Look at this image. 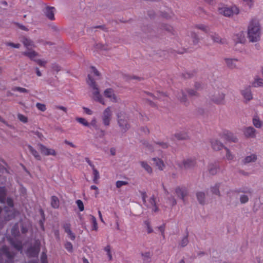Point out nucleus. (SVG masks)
<instances>
[{
  "label": "nucleus",
  "instance_id": "obj_1",
  "mask_svg": "<svg viewBox=\"0 0 263 263\" xmlns=\"http://www.w3.org/2000/svg\"><path fill=\"white\" fill-rule=\"evenodd\" d=\"M247 34L249 41L256 42L260 40L261 34L260 20L257 17L251 18L247 27Z\"/></svg>",
  "mask_w": 263,
  "mask_h": 263
},
{
  "label": "nucleus",
  "instance_id": "obj_2",
  "mask_svg": "<svg viewBox=\"0 0 263 263\" xmlns=\"http://www.w3.org/2000/svg\"><path fill=\"white\" fill-rule=\"evenodd\" d=\"M87 83L91 89V98L92 100L103 105H105L106 102L104 98L100 93V90L98 86L93 79L90 75L88 76Z\"/></svg>",
  "mask_w": 263,
  "mask_h": 263
},
{
  "label": "nucleus",
  "instance_id": "obj_3",
  "mask_svg": "<svg viewBox=\"0 0 263 263\" xmlns=\"http://www.w3.org/2000/svg\"><path fill=\"white\" fill-rule=\"evenodd\" d=\"M217 11L221 15L230 17L234 15L238 14L240 12V10L236 5L228 6L222 3H220L217 7Z\"/></svg>",
  "mask_w": 263,
  "mask_h": 263
},
{
  "label": "nucleus",
  "instance_id": "obj_4",
  "mask_svg": "<svg viewBox=\"0 0 263 263\" xmlns=\"http://www.w3.org/2000/svg\"><path fill=\"white\" fill-rule=\"evenodd\" d=\"M22 54L30 61L35 62L40 66L45 67L46 66L47 62L46 60L39 59L38 58L40 56L39 52L33 48L25 50L22 52Z\"/></svg>",
  "mask_w": 263,
  "mask_h": 263
},
{
  "label": "nucleus",
  "instance_id": "obj_5",
  "mask_svg": "<svg viewBox=\"0 0 263 263\" xmlns=\"http://www.w3.org/2000/svg\"><path fill=\"white\" fill-rule=\"evenodd\" d=\"M127 114L126 111L121 107L118 109L116 112V117L117 118V122L121 130L123 132H126L130 128V124H129L127 120L126 119Z\"/></svg>",
  "mask_w": 263,
  "mask_h": 263
},
{
  "label": "nucleus",
  "instance_id": "obj_6",
  "mask_svg": "<svg viewBox=\"0 0 263 263\" xmlns=\"http://www.w3.org/2000/svg\"><path fill=\"white\" fill-rule=\"evenodd\" d=\"M112 116L113 112L110 106H108L103 110L101 114V118L102 124L104 126L108 127L110 126Z\"/></svg>",
  "mask_w": 263,
  "mask_h": 263
},
{
  "label": "nucleus",
  "instance_id": "obj_7",
  "mask_svg": "<svg viewBox=\"0 0 263 263\" xmlns=\"http://www.w3.org/2000/svg\"><path fill=\"white\" fill-rule=\"evenodd\" d=\"M37 145L41 153L45 156L56 157L58 155L57 152L53 148H48L41 143H39Z\"/></svg>",
  "mask_w": 263,
  "mask_h": 263
},
{
  "label": "nucleus",
  "instance_id": "obj_8",
  "mask_svg": "<svg viewBox=\"0 0 263 263\" xmlns=\"http://www.w3.org/2000/svg\"><path fill=\"white\" fill-rule=\"evenodd\" d=\"M225 93L221 90H216L212 96V101L216 104H222L224 101Z\"/></svg>",
  "mask_w": 263,
  "mask_h": 263
},
{
  "label": "nucleus",
  "instance_id": "obj_9",
  "mask_svg": "<svg viewBox=\"0 0 263 263\" xmlns=\"http://www.w3.org/2000/svg\"><path fill=\"white\" fill-rule=\"evenodd\" d=\"M103 95L114 103H117L119 99L112 88H107L103 91Z\"/></svg>",
  "mask_w": 263,
  "mask_h": 263
},
{
  "label": "nucleus",
  "instance_id": "obj_10",
  "mask_svg": "<svg viewBox=\"0 0 263 263\" xmlns=\"http://www.w3.org/2000/svg\"><path fill=\"white\" fill-rule=\"evenodd\" d=\"M55 9L54 7L46 6L43 9L45 16L49 20L53 21L55 19L54 12Z\"/></svg>",
  "mask_w": 263,
  "mask_h": 263
},
{
  "label": "nucleus",
  "instance_id": "obj_11",
  "mask_svg": "<svg viewBox=\"0 0 263 263\" xmlns=\"http://www.w3.org/2000/svg\"><path fill=\"white\" fill-rule=\"evenodd\" d=\"M21 41L24 47L26 49V50L28 49H32L36 47L34 41L27 36H23L21 37Z\"/></svg>",
  "mask_w": 263,
  "mask_h": 263
},
{
  "label": "nucleus",
  "instance_id": "obj_12",
  "mask_svg": "<svg viewBox=\"0 0 263 263\" xmlns=\"http://www.w3.org/2000/svg\"><path fill=\"white\" fill-rule=\"evenodd\" d=\"M243 134L247 138H254L256 135V130L251 126L247 127L243 129Z\"/></svg>",
  "mask_w": 263,
  "mask_h": 263
},
{
  "label": "nucleus",
  "instance_id": "obj_13",
  "mask_svg": "<svg viewBox=\"0 0 263 263\" xmlns=\"http://www.w3.org/2000/svg\"><path fill=\"white\" fill-rule=\"evenodd\" d=\"M238 60L236 58H226L224 62L230 68L233 69L237 67V63Z\"/></svg>",
  "mask_w": 263,
  "mask_h": 263
},
{
  "label": "nucleus",
  "instance_id": "obj_14",
  "mask_svg": "<svg viewBox=\"0 0 263 263\" xmlns=\"http://www.w3.org/2000/svg\"><path fill=\"white\" fill-rule=\"evenodd\" d=\"M196 196L198 202L201 204H204L206 202V195L203 191H198L196 193Z\"/></svg>",
  "mask_w": 263,
  "mask_h": 263
},
{
  "label": "nucleus",
  "instance_id": "obj_15",
  "mask_svg": "<svg viewBox=\"0 0 263 263\" xmlns=\"http://www.w3.org/2000/svg\"><path fill=\"white\" fill-rule=\"evenodd\" d=\"M141 256L144 263H150L152 261L153 254L151 252H142Z\"/></svg>",
  "mask_w": 263,
  "mask_h": 263
},
{
  "label": "nucleus",
  "instance_id": "obj_16",
  "mask_svg": "<svg viewBox=\"0 0 263 263\" xmlns=\"http://www.w3.org/2000/svg\"><path fill=\"white\" fill-rule=\"evenodd\" d=\"M212 148L215 151H219L223 147V144L217 139H212L211 141Z\"/></svg>",
  "mask_w": 263,
  "mask_h": 263
},
{
  "label": "nucleus",
  "instance_id": "obj_17",
  "mask_svg": "<svg viewBox=\"0 0 263 263\" xmlns=\"http://www.w3.org/2000/svg\"><path fill=\"white\" fill-rule=\"evenodd\" d=\"M40 246L38 242H36L34 247L30 248L28 251V255L30 256H35L37 255L40 251Z\"/></svg>",
  "mask_w": 263,
  "mask_h": 263
},
{
  "label": "nucleus",
  "instance_id": "obj_18",
  "mask_svg": "<svg viewBox=\"0 0 263 263\" xmlns=\"http://www.w3.org/2000/svg\"><path fill=\"white\" fill-rule=\"evenodd\" d=\"M234 40L236 43H243L245 41V34L243 31H239L233 36Z\"/></svg>",
  "mask_w": 263,
  "mask_h": 263
},
{
  "label": "nucleus",
  "instance_id": "obj_19",
  "mask_svg": "<svg viewBox=\"0 0 263 263\" xmlns=\"http://www.w3.org/2000/svg\"><path fill=\"white\" fill-rule=\"evenodd\" d=\"M96 49L101 51H108L110 50L108 44L106 43H97L95 45Z\"/></svg>",
  "mask_w": 263,
  "mask_h": 263
},
{
  "label": "nucleus",
  "instance_id": "obj_20",
  "mask_svg": "<svg viewBox=\"0 0 263 263\" xmlns=\"http://www.w3.org/2000/svg\"><path fill=\"white\" fill-rule=\"evenodd\" d=\"M241 94L244 99L248 101L252 99V95L250 88H246L241 90Z\"/></svg>",
  "mask_w": 263,
  "mask_h": 263
},
{
  "label": "nucleus",
  "instance_id": "obj_21",
  "mask_svg": "<svg viewBox=\"0 0 263 263\" xmlns=\"http://www.w3.org/2000/svg\"><path fill=\"white\" fill-rule=\"evenodd\" d=\"M156 197L153 195L149 199V204L147 205L148 207L152 208L154 212L158 211V208L156 206Z\"/></svg>",
  "mask_w": 263,
  "mask_h": 263
},
{
  "label": "nucleus",
  "instance_id": "obj_22",
  "mask_svg": "<svg viewBox=\"0 0 263 263\" xmlns=\"http://www.w3.org/2000/svg\"><path fill=\"white\" fill-rule=\"evenodd\" d=\"M211 38L214 42L219 44H224L225 41L222 39L219 35L215 33H211L210 34Z\"/></svg>",
  "mask_w": 263,
  "mask_h": 263
},
{
  "label": "nucleus",
  "instance_id": "obj_23",
  "mask_svg": "<svg viewBox=\"0 0 263 263\" xmlns=\"http://www.w3.org/2000/svg\"><path fill=\"white\" fill-rule=\"evenodd\" d=\"M187 36L191 37L194 45L197 44L199 42V38L198 34L194 31H190L187 33Z\"/></svg>",
  "mask_w": 263,
  "mask_h": 263
},
{
  "label": "nucleus",
  "instance_id": "obj_24",
  "mask_svg": "<svg viewBox=\"0 0 263 263\" xmlns=\"http://www.w3.org/2000/svg\"><path fill=\"white\" fill-rule=\"evenodd\" d=\"M64 229L65 232L68 234L70 238L72 240H74L75 239L76 236L70 230V226L69 224L66 223L64 225Z\"/></svg>",
  "mask_w": 263,
  "mask_h": 263
},
{
  "label": "nucleus",
  "instance_id": "obj_25",
  "mask_svg": "<svg viewBox=\"0 0 263 263\" xmlns=\"http://www.w3.org/2000/svg\"><path fill=\"white\" fill-rule=\"evenodd\" d=\"M252 85L254 87H263V79L259 77H256L252 83Z\"/></svg>",
  "mask_w": 263,
  "mask_h": 263
},
{
  "label": "nucleus",
  "instance_id": "obj_26",
  "mask_svg": "<svg viewBox=\"0 0 263 263\" xmlns=\"http://www.w3.org/2000/svg\"><path fill=\"white\" fill-rule=\"evenodd\" d=\"M253 124L257 128H260L263 126V121L257 116H255L253 119Z\"/></svg>",
  "mask_w": 263,
  "mask_h": 263
},
{
  "label": "nucleus",
  "instance_id": "obj_27",
  "mask_svg": "<svg viewBox=\"0 0 263 263\" xmlns=\"http://www.w3.org/2000/svg\"><path fill=\"white\" fill-rule=\"evenodd\" d=\"M257 160V156L255 154H250L246 156L243 161L245 163L254 162Z\"/></svg>",
  "mask_w": 263,
  "mask_h": 263
},
{
  "label": "nucleus",
  "instance_id": "obj_28",
  "mask_svg": "<svg viewBox=\"0 0 263 263\" xmlns=\"http://www.w3.org/2000/svg\"><path fill=\"white\" fill-rule=\"evenodd\" d=\"M51 205L53 208L58 209L60 206V201L59 198L55 196H52L51 199Z\"/></svg>",
  "mask_w": 263,
  "mask_h": 263
},
{
  "label": "nucleus",
  "instance_id": "obj_29",
  "mask_svg": "<svg viewBox=\"0 0 263 263\" xmlns=\"http://www.w3.org/2000/svg\"><path fill=\"white\" fill-rule=\"evenodd\" d=\"M153 161L156 162V165L158 167L160 170H163L164 167H165V164L163 161L157 158H153Z\"/></svg>",
  "mask_w": 263,
  "mask_h": 263
},
{
  "label": "nucleus",
  "instance_id": "obj_30",
  "mask_svg": "<svg viewBox=\"0 0 263 263\" xmlns=\"http://www.w3.org/2000/svg\"><path fill=\"white\" fill-rule=\"evenodd\" d=\"M28 149L30 153L33 155L36 159L37 160H41V156L39 154V153L36 151L32 146L31 145H28Z\"/></svg>",
  "mask_w": 263,
  "mask_h": 263
},
{
  "label": "nucleus",
  "instance_id": "obj_31",
  "mask_svg": "<svg viewBox=\"0 0 263 263\" xmlns=\"http://www.w3.org/2000/svg\"><path fill=\"white\" fill-rule=\"evenodd\" d=\"M140 164L142 167L145 169V170L148 173L152 174L153 173V169L151 166L148 164L146 162L141 161Z\"/></svg>",
  "mask_w": 263,
  "mask_h": 263
},
{
  "label": "nucleus",
  "instance_id": "obj_32",
  "mask_svg": "<svg viewBox=\"0 0 263 263\" xmlns=\"http://www.w3.org/2000/svg\"><path fill=\"white\" fill-rule=\"evenodd\" d=\"M17 118L20 122L23 123H27L28 122V117L22 114H17Z\"/></svg>",
  "mask_w": 263,
  "mask_h": 263
},
{
  "label": "nucleus",
  "instance_id": "obj_33",
  "mask_svg": "<svg viewBox=\"0 0 263 263\" xmlns=\"http://www.w3.org/2000/svg\"><path fill=\"white\" fill-rule=\"evenodd\" d=\"M6 195V194L5 188L0 187V202L3 203L5 202Z\"/></svg>",
  "mask_w": 263,
  "mask_h": 263
},
{
  "label": "nucleus",
  "instance_id": "obj_34",
  "mask_svg": "<svg viewBox=\"0 0 263 263\" xmlns=\"http://www.w3.org/2000/svg\"><path fill=\"white\" fill-rule=\"evenodd\" d=\"M76 120L80 124L83 125L85 126L89 127V123L84 118L81 117H77Z\"/></svg>",
  "mask_w": 263,
  "mask_h": 263
},
{
  "label": "nucleus",
  "instance_id": "obj_35",
  "mask_svg": "<svg viewBox=\"0 0 263 263\" xmlns=\"http://www.w3.org/2000/svg\"><path fill=\"white\" fill-rule=\"evenodd\" d=\"M5 44L8 47L16 49H19L21 46V44L18 43H15L11 42H7Z\"/></svg>",
  "mask_w": 263,
  "mask_h": 263
},
{
  "label": "nucleus",
  "instance_id": "obj_36",
  "mask_svg": "<svg viewBox=\"0 0 263 263\" xmlns=\"http://www.w3.org/2000/svg\"><path fill=\"white\" fill-rule=\"evenodd\" d=\"M195 162L192 159H187L183 162L184 166L185 168H189L194 165Z\"/></svg>",
  "mask_w": 263,
  "mask_h": 263
},
{
  "label": "nucleus",
  "instance_id": "obj_37",
  "mask_svg": "<svg viewBox=\"0 0 263 263\" xmlns=\"http://www.w3.org/2000/svg\"><path fill=\"white\" fill-rule=\"evenodd\" d=\"M92 170H93V173L94 175V177H93V180L95 183H97L98 180L100 177L98 171L95 168L94 165H92Z\"/></svg>",
  "mask_w": 263,
  "mask_h": 263
},
{
  "label": "nucleus",
  "instance_id": "obj_38",
  "mask_svg": "<svg viewBox=\"0 0 263 263\" xmlns=\"http://www.w3.org/2000/svg\"><path fill=\"white\" fill-rule=\"evenodd\" d=\"M195 27L197 29H200L205 32H208L210 30L209 27L204 24L196 25Z\"/></svg>",
  "mask_w": 263,
  "mask_h": 263
},
{
  "label": "nucleus",
  "instance_id": "obj_39",
  "mask_svg": "<svg viewBox=\"0 0 263 263\" xmlns=\"http://www.w3.org/2000/svg\"><path fill=\"white\" fill-rule=\"evenodd\" d=\"M188 236H189V232L187 231H186L184 232L183 238L182 239V246H186L188 242Z\"/></svg>",
  "mask_w": 263,
  "mask_h": 263
},
{
  "label": "nucleus",
  "instance_id": "obj_40",
  "mask_svg": "<svg viewBox=\"0 0 263 263\" xmlns=\"http://www.w3.org/2000/svg\"><path fill=\"white\" fill-rule=\"evenodd\" d=\"M226 151V158L229 160H231L234 158V155L232 152L227 148H224Z\"/></svg>",
  "mask_w": 263,
  "mask_h": 263
},
{
  "label": "nucleus",
  "instance_id": "obj_41",
  "mask_svg": "<svg viewBox=\"0 0 263 263\" xmlns=\"http://www.w3.org/2000/svg\"><path fill=\"white\" fill-rule=\"evenodd\" d=\"M239 200L241 203L245 204L249 201V197L247 195L242 194L240 195Z\"/></svg>",
  "mask_w": 263,
  "mask_h": 263
},
{
  "label": "nucleus",
  "instance_id": "obj_42",
  "mask_svg": "<svg viewBox=\"0 0 263 263\" xmlns=\"http://www.w3.org/2000/svg\"><path fill=\"white\" fill-rule=\"evenodd\" d=\"M13 91H16L22 93H28L29 90L25 88L21 87H15L13 89Z\"/></svg>",
  "mask_w": 263,
  "mask_h": 263
},
{
  "label": "nucleus",
  "instance_id": "obj_43",
  "mask_svg": "<svg viewBox=\"0 0 263 263\" xmlns=\"http://www.w3.org/2000/svg\"><path fill=\"white\" fill-rule=\"evenodd\" d=\"M36 107L39 110L42 111H45L46 110V106L44 104L37 103L36 104Z\"/></svg>",
  "mask_w": 263,
  "mask_h": 263
},
{
  "label": "nucleus",
  "instance_id": "obj_44",
  "mask_svg": "<svg viewBox=\"0 0 263 263\" xmlns=\"http://www.w3.org/2000/svg\"><path fill=\"white\" fill-rule=\"evenodd\" d=\"M89 125H91L93 127L95 128V129H99V126L97 123V120L96 119L93 118L89 123Z\"/></svg>",
  "mask_w": 263,
  "mask_h": 263
},
{
  "label": "nucleus",
  "instance_id": "obj_45",
  "mask_svg": "<svg viewBox=\"0 0 263 263\" xmlns=\"http://www.w3.org/2000/svg\"><path fill=\"white\" fill-rule=\"evenodd\" d=\"M51 68L54 71H55L57 73L60 71L61 70V66L59 64L56 63L52 64Z\"/></svg>",
  "mask_w": 263,
  "mask_h": 263
},
{
  "label": "nucleus",
  "instance_id": "obj_46",
  "mask_svg": "<svg viewBox=\"0 0 263 263\" xmlns=\"http://www.w3.org/2000/svg\"><path fill=\"white\" fill-rule=\"evenodd\" d=\"M98 130V132L96 134V137L97 138H102L105 135V131L103 130L102 129H101L99 128V129H96Z\"/></svg>",
  "mask_w": 263,
  "mask_h": 263
},
{
  "label": "nucleus",
  "instance_id": "obj_47",
  "mask_svg": "<svg viewBox=\"0 0 263 263\" xmlns=\"http://www.w3.org/2000/svg\"><path fill=\"white\" fill-rule=\"evenodd\" d=\"M127 184H128V182H126V181H118L116 183V187L118 189H119L121 187H122V186L126 185Z\"/></svg>",
  "mask_w": 263,
  "mask_h": 263
},
{
  "label": "nucleus",
  "instance_id": "obj_48",
  "mask_svg": "<svg viewBox=\"0 0 263 263\" xmlns=\"http://www.w3.org/2000/svg\"><path fill=\"white\" fill-rule=\"evenodd\" d=\"M91 221L93 223V230L95 231H97L98 224L97 222V220L96 218L93 216H91Z\"/></svg>",
  "mask_w": 263,
  "mask_h": 263
},
{
  "label": "nucleus",
  "instance_id": "obj_49",
  "mask_svg": "<svg viewBox=\"0 0 263 263\" xmlns=\"http://www.w3.org/2000/svg\"><path fill=\"white\" fill-rule=\"evenodd\" d=\"M0 122L4 123L5 125H6L7 127L13 129L14 126L8 123L5 120H4L1 116H0Z\"/></svg>",
  "mask_w": 263,
  "mask_h": 263
},
{
  "label": "nucleus",
  "instance_id": "obj_50",
  "mask_svg": "<svg viewBox=\"0 0 263 263\" xmlns=\"http://www.w3.org/2000/svg\"><path fill=\"white\" fill-rule=\"evenodd\" d=\"M66 249L70 252H72L73 247L72 244L69 242H67L65 245Z\"/></svg>",
  "mask_w": 263,
  "mask_h": 263
},
{
  "label": "nucleus",
  "instance_id": "obj_51",
  "mask_svg": "<svg viewBox=\"0 0 263 263\" xmlns=\"http://www.w3.org/2000/svg\"><path fill=\"white\" fill-rule=\"evenodd\" d=\"M218 170V168L216 166H212L209 171L211 174L214 175L217 173Z\"/></svg>",
  "mask_w": 263,
  "mask_h": 263
},
{
  "label": "nucleus",
  "instance_id": "obj_52",
  "mask_svg": "<svg viewBox=\"0 0 263 263\" xmlns=\"http://www.w3.org/2000/svg\"><path fill=\"white\" fill-rule=\"evenodd\" d=\"M77 204L81 211L84 210V205L83 202L81 200H78L77 201Z\"/></svg>",
  "mask_w": 263,
  "mask_h": 263
},
{
  "label": "nucleus",
  "instance_id": "obj_53",
  "mask_svg": "<svg viewBox=\"0 0 263 263\" xmlns=\"http://www.w3.org/2000/svg\"><path fill=\"white\" fill-rule=\"evenodd\" d=\"M16 25L18 28H20V29H21L22 30H24L26 31H28L29 30L28 28L27 27L25 26L24 25H23L22 24H21L19 23H16Z\"/></svg>",
  "mask_w": 263,
  "mask_h": 263
},
{
  "label": "nucleus",
  "instance_id": "obj_54",
  "mask_svg": "<svg viewBox=\"0 0 263 263\" xmlns=\"http://www.w3.org/2000/svg\"><path fill=\"white\" fill-rule=\"evenodd\" d=\"M156 143L163 148H166L168 147L167 144L164 142H157Z\"/></svg>",
  "mask_w": 263,
  "mask_h": 263
},
{
  "label": "nucleus",
  "instance_id": "obj_55",
  "mask_svg": "<svg viewBox=\"0 0 263 263\" xmlns=\"http://www.w3.org/2000/svg\"><path fill=\"white\" fill-rule=\"evenodd\" d=\"M245 2L246 4L249 7H251L253 6L254 1L253 0H243Z\"/></svg>",
  "mask_w": 263,
  "mask_h": 263
},
{
  "label": "nucleus",
  "instance_id": "obj_56",
  "mask_svg": "<svg viewBox=\"0 0 263 263\" xmlns=\"http://www.w3.org/2000/svg\"><path fill=\"white\" fill-rule=\"evenodd\" d=\"M91 69L95 76L98 77L100 76V73L95 67L91 66Z\"/></svg>",
  "mask_w": 263,
  "mask_h": 263
},
{
  "label": "nucleus",
  "instance_id": "obj_57",
  "mask_svg": "<svg viewBox=\"0 0 263 263\" xmlns=\"http://www.w3.org/2000/svg\"><path fill=\"white\" fill-rule=\"evenodd\" d=\"M83 109L84 112L88 115H91L93 113L92 111L88 108L84 107H83Z\"/></svg>",
  "mask_w": 263,
  "mask_h": 263
},
{
  "label": "nucleus",
  "instance_id": "obj_58",
  "mask_svg": "<svg viewBox=\"0 0 263 263\" xmlns=\"http://www.w3.org/2000/svg\"><path fill=\"white\" fill-rule=\"evenodd\" d=\"M159 230L161 233L162 235L163 236V238H164V231H165V225L162 224L160 226L159 228Z\"/></svg>",
  "mask_w": 263,
  "mask_h": 263
},
{
  "label": "nucleus",
  "instance_id": "obj_59",
  "mask_svg": "<svg viewBox=\"0 0 263 263\" xmlns=\"http://www.w3.org/2000/svg\"><path fill=\"white\" fill-rule=\"evenodd\" d=\"M3 251L4 253H5L7 256L9 257H11L12 255L10 254V253L8 251V249L7 247H4L3 249Z\"/></svg>",
  "mask_w": 263,
  "mask_h": 263
},
{
  "label": "nucleus",
  "instance_id": "obj_60",
  "mask_svg": "<svg viewBox=\"0 0 263 263\" xmlns=\"http://www.w3.org/2000/svg\"><path fill=\"white\" fill-rule=\"evenodd\" d=\"M207 4L210 5H215L216 3V0H204Z\"/></svg>",
  "mask_w": 263,
  "mask_h": 263
},
{
  "label": "nucleus",
  "instance_id": "obj_61",
  "mask_svg": "<svg viewBox=\"0 0 263 263\" xmlns=\"http://www.w3.org/2000/svg\"><path fill=\"white\" fill-rule=\"evenodd\" d=\"M230 140H231L234 142H238V139L236 136H235L233 135H231V137H230Z\"/></svg>",
  "mask_w": 263,
  "mask_h": 263
},
{
  "label": "nucleus",
  "instance_id": "obj_62",
  "mask_svg": "<svg viewBox=\"0 0 263 263\" xmlns=\"http://www.w3.org/2000/svg\"><path fill=\"white\" fill-rule=\"evenodd\" d=\"M146 226H147V233H151L153 232V229L150 226V224L149 223V222H147L146 223Z\"/></svg>",
  "mask_w": 263,
  "mask_h": 263
},
{
  "label": "nucleus",
  "instance_id": "obj_63",
  "mask_svg": "<svg viewBox=\"0 0 263 263\" xmlns=\"http://www.w3.org/2000/svg\"><path fill=\"white\" fill-rule=\"evenodd\" d=\"M46 258V255L43 253L41 257V260L43 263H47Z\"/></svg>",
  "mask_w": 263,
  "mask_h": 263
},
{
  "label": "nucleus",
  "instance_id": "obj_64",
  "mask_svg": "<svg viewBox=\"0 0 263 263\" xmlns=\"http://www.w3.org/2000/svg\"><path fill=\"white\" fill-rule=\"evenodd\" d=\"M35 70L36 73L38 77H41L42 76V73L38 67H36L35 68Z\"/></svg>",
  "mask_w": 263,
  "mask_h": 263
}]
</instances>
